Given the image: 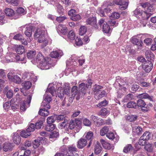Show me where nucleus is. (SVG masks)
Returning <instances> with one entry per match:
<instances>
[{"mask_svg": "<svg viewBox=\"0 0 156 156\" xmlns=\"http://www.w3.org/2000/svg\"><path fill=\"white\" fill-rule=\"evenodd\" d=\"M13 147V144L7 142H5L3 146V149L4 151L6 152L9 150H12Z\"/></svg>", "mask_w": 156, "mask_h": 156, "instance_id": "obj_11", "label": "nucleus"}, {"mask_svg": "<svg viewBox=\"0 0 156 156\" xmlns=\"http://www.w3.org/2000/svg\"><path fill=\"white\" fill-rule=\"evenodd\" d=\"M144 148L146 151L149 152H151L153 151L152 145L150 143L146 144Z\"/></svg>", "mask_w": 156, "mask_h": 156, "instance_id": "obj_52", "label": "nucleus"}, {"mask_svg": "<svg viewBox=\"0 0 156 156\" xmlns=\"http://www.w3.org/2000/svg\"><path fill=\"white\" fill-rule=\"evenodd\" d=\"M22 86L23 87V89L25 90L29 89L32 86V83L29 81H25L22 84Z\"/></svg>", "mask_w": 156, "mask_h": 156, "instance_id": "obj_23", "label": "nucleus"}, {"mask_svg": "<svg viewBox=\"0 0 156 156\" xmlns=\"http://www.w3.org/2000/svg\"><path fill=\"white\" fill-rule=\"evenodd\" d=\"M123 0H113L108 2V4L110 6H113L115 4L119 6L120 4L122 3V2Z\"/></svg>", "mask_w": 156, "mask_h": 156, "instance_id": "obj_24", "label": "nucleus"}, {"mask_svg": "<svg viewBox=\"0 0 156 156\" xmlns=\"http://www.w3.org/2000/svg\"><path fill=\"white\" fill-rule=\"evenodd\" d=\"M12 81L17 84H19L21 82L20 78L18 75H14L13 76L12 79Z\"/></svg>", "mask_w": 156, "mask_h": 156, "instance_id": "obj_46", "label": "nucleus"}, {"mask_svg": "<svg viewBox=\"0 0 156 156\" xmlns=\"http://www.w3.org/2000/svg\"><path fill=\"white\" fill-rule=\"evenodd\" d=\"M91 120H92L94 125L97 127H99L104 124L103 120L101 118L92 115L90 117Z\"/></svg>", "mask_w": 156, "mask_h": 156, "instance_id": "obj_1", "label": "nucleus"}, {"mask_svg": "<svg viewBox=\"0 0 156 156\" xmlns=\"http://www.w3.org/2000/svg\"><path fill=\"white\" fill-rule=\"evenodd\" d=\"M42 108L46 110H48L50 108V104L48 102H47L43 101L41 105Z\"/></svg>", "mask_w": 156, "mask_h": 156, "instance_id": "obj_49", "label": "nucleus"}, {"mask_svg": "<svg viewBox=\"0 0 156 156\" xmlns=\"http://www.w3.org/2000/svg\"><path fill=\"white\" fill-rule=\"evenodd\" d=\"M96 23V18L94 17H90L86 20V23L87 24L91 25L95 29H97L98 27Z\"/></svg>", "mask_w": 156, "mask_h": 156, "instance_id": "obj_7", "label": "nucleus"}, {"mask_svg": "<svg viewBox=\"0 0 156 156\" xmlns=\"http://www.w3.org/2000/svg\"><path fill=\"white\" fill-rule=\"evenodd\" d=\"M108 128L107 126L103 127L100 130V134L101 136H104L108 132Z\"/></svg>", "mask_w": 156, "mask_h": 156, "instance_id": "obj_39", "label": "nucleus"}, {"mask_svg": "<svg viewBox=\"0 0 156 156\" xmlns=\"http://www.w3.org/2000/svg\"><path fill=\"white\" fill-rule=\"evenodd\" d=\"M75 124L73 120H71L69 123V127L68 129L66 130V132L69 133L70 132L69 131V129L72 130L74 129L76 127Z\"/></svg>", "mask_w": 156, "mask_h": 156, "instance_id": "obj_27", "label": "nucleus"}, {"mask_svg": "<svg viewBox=\"0 0 156 156\" xmlns=\"http://www.w3.org/2000/svg\"><path fill=\"white\" fill-rule=\"evenodd\" d=\"M35 127L36 129H40L43 127V121L40 120L37 122L35 125Z\"/></svg>", "mask_w": 156, "mask_h": 156, "instance_id": "obj_41", "label": "nucleus"}, {"mask_svg": "<svg viewBox=\"0 0 156 156\" xmlns=\"http://www.w3.org/2000/svg\"><path fill=\"white\" fill-rule=\"evenodd\" d=\"M147 12L149 13H153L154 11V8L152 5L149 4V5L148 6L147 8V10H146Z\"/></svg>", "mask_w": 156, "mask_h": 156, "instance_id": "obj_64", "label": "nucleus"}, {"mask_svg": "<svg viewBox=\"0 0 156 156\" xmlns=\"http://www.w3.org/2000/svg\"><path fill=\"white\" fill-rule=\"evenodd\" d=\"M12 140L14 143L19 145L21 141V138L18 133H14Z\"/></svg>", "mask_w": 156, "mask_h": 156, "instance_id": "obj_16", "label": "nucleus"}, {"mask_svg": "<svg viewBox=\"0 0 156 156\" xmlns=\"http://www.w3.org/2000/svg\"><path fill=\"white\" fill-rule=\"evenodd\" d=\"M67 36L68 38L71 40H74L75 38V34L72 30H71L69 31Z\"/></svg>", "mask_w": 156, "mask_h": 156, "instance_id": "obj_47", "label": "nucleus"}, {"mask_svg": "<svg viewBox=\"0 0 156 156\" xmlns=\"http://www.w3.org/2000/svg\"><path fill=\"white\" fill-rule=\"evenodd\" d=\"M60 53L59 52L55 51H53L51 52L50 56L52 58H56L59 57Z\"/></svg>", "mask_w": 156, "mask_h": 156, "instance_id": "obj_44", "label": "nucleus"}, {"mask_svg": "<svg viewBox=\"0 0 156 156\" xmlns=\"http://www.w3.org/2000/svg\"><path fill=\"white\" fill-rule=\"evenodd\" d=\"M32 98V96L28 95L27 97V101H23L20 104V109L23 111L26 110V108L30 106L31 101Z\"/></svg>", "mask_w": 156, "mask_h": 156, "instance_id": "obj_2", "label": "nucleus"}, {"mask_svg": "<svg viewBox=\"0 0 156 156\" xmlns=\"http://www.w3.org/2000/svg\"><path fill=\"white\" fill-rule=\"evenodd\" d=\"M137 97L138 98H140L148 99L150 101H153V97L149 95L148 94L146 93L139 94L138 95Z\"/></svg>", "mask_w": 156, "mask_h": 156, "instance_id": "obj_15", "label": "nucleus"}, {"mask_svg": "<svg viewBox=\"0 0 156 156\" xmlns=\"http://www.w3.org/2000/svg\"><path fill=\"white\" fill-rule=\"evenodd\" d=\"M100 141L103 147L105 149L109 150L111 149L112 145L109 143L102 139H101Z\"/></svg>", "mask_w": 156, "mask_h": 156, "instance_id": "obj_12", "label": "nucleus"}, {"mask_svg": "<svg viewBox=\"0 0 156 156\" xmlns=\"http://www.w3.org/2000/svg\"><path fill=\"white\" fill-rule=\"evenodd\" d=\"M75 124L76 127L77 129H80L81 126V121L79 119H76L74 122Z\"/></svg>", "mask_w": 156, "mask_h": 156, "instance_id": "obj_58", "label": "nucleus"}, {"mask_svg": "<svg viewBox=\"0 0 156 156\" xmlns=\"http://www.w3.org/2000/svg\"><path fill=\"white\" fill-rule=\"evenodd\" d=\"M47 123L48 124H52L55 121V117L53 116L48 117L47 119Z\"/></svg>", "mask_w": 156, "mask_h": 156, "instance_id": "obj_60", "label": "nucleus"}, {"mask_svg": "<svg viewBox=\"0 0 156 156\" xmlns=\"http://www.w3.org/2000/svg\"><path fill=\"white\" fill-rule=\"evenodd\" d=\"M136 104L134 101L129 102L127 105V107L129 108H136Z\"/></svg>", "mask_w": 156, "mask_h": 156, "instance_id": "obj_59", "label": "nucleus"}, {"mask_svg": "<svg viewBox=\"0 0 156 156\" xmlns=\"http://www.w3.org/2000/svg\"><path fill=\"white\" fill-rule=\"evenodd\" d=\"M46 91L47 92L50 93L53 96H54L56 94L55 89L53 87H51L50 88H48Z\"/></svg>", "mask_w": 156, "mask_h": 156, "instance_id": "obj_48", "label": "nucleus"}, {"mask_svg": "<svg viewBox=\"0 0 156 156\" xmlns=\"http://www.w3.org/2000/svg\"><path fill=\"white\" fill-rule=\"evenodd\" d=\"M102 148L101 146L100 143L97 141L95 145L94 148V153L96 154H100L102 150Z\"/></svg>", "mask_w": 156, "mask_h": 156, "instance_id": "obj_18", "label": "nucleus"}, {"mask_svg": "<svg viewBox=\"0 0 156 156\" xmlns=\"http://www.w3.org/2000/svg\"><path fill=\"white\" fill-rule=\"evenodd\" d=\"M72 96L73 97H76V99L79 98V97L81 96L80 94V92L78 91L77 87L76 86H73L71 89Z\"/></svg>", "mask_w": 156, "mask_h": 156, "instance_id": "obj_9", "label": "nucleus"}, {"mask_svg": "<svg viewBox=\"0 0 156 156\" xmlns=\"http://www.w3.org/2000/svg\"><path fill=\"white\" fill-rule=\"evenodd\" d=\"M36 58L37 61L39 63L41 66L44 67L46 59L41 53L40 52L38 53Z\"/></svg>", "mask_w": 156, "mask_h": 156, "instance_id": "obj_5", "label": "nucleus"}, {"mask_svg": "<svg viewBox=\"0 0 156 156\" xmlns=\"http://www.w3.org/2000/svg\"><path fill=\"white\" fill-rule=\"evenodd\" d=\"M39 114L43 116H47L49 114V112L48 110L44 109L43 108L40 109L38 112Z\"/></svg>", "mask_w": 156, "mask_h": 156, "instance_id": "obj_32", "label": "nucleus"}, {"mask_svg": "<svg viewBox=\"0 0 156 156\" xmlns=\"http://www.w3.org/2000/svg\"><path fill=\"white\" fill-rule=\"evenodd\" d=\"M108 4V2L107 3H105L104 5L102 6V8L104 9L105 12L106 13L110 12L111 9L109 7V6H110Z\"/></svg>", "mask_w": 156, "mask_h": 156, "instance_id": "obj_45", "label": "nucleus"}, {"mask_svg": "<svg viewBox=\"0 0 156 156\" xmlns=\"http://www.w3.org/2000/svg\"><path fill=\"white\" fill-rule=\"evenodd\" d=\"M44 33L43 31L41 30V29L40 28H37L34 35V37L35 39H37L42 35L44 34Z\"/></svg>", "mask_w": 156, "mask_h": 156, "instance_id": "obj_19", "label": "nucleus"}, {"mask_svg": "<svg viewBox=\"0 0 156 156\" xmlns=\"http://www.w3.org/2000/svg\"><path fill=\"white\" fill-rule=\"evenodd\" d=\"M35 128V127L34 124L32 123H31L30 124V125L28 126V128L27 129V131H28L30 133L31 132L34 131Z\"/></svg>", "mask_w": 156, "mask_h": 156, "instance_id": "obj_63", "label": "nucleus"}, {"mask_svg": "<svg viewBox=\"0 0 156 156\" xmlns=\"http://www.w3.org/2000/svg\"><path fill=\"white\" fill-rule=\"evenodd\" d=\"M5 1L11 3L12 5L14 6H17L19 3V0H6Z\"/></svg>", "mask_w": 156, "mask_h": 156, "instance_id": "obj_54", "label": "nucleus"}, {"mask_svg": "<svg viewBox=\"0 0 156 156\" xmlns=\"http://www.w3.org/2000/svg\"><path fill=\"white\" fill-rule=\"evenodd\" d=\"M120 17L119 14L117 12H114L112 13L111 16H110V20H115L118 19Z\"/></svg>", "mask_w": 156, "mask_h": 156, "instance_id": "obj_51", "label": "nucleus"}, {"mask_svg": "<svg viewBox=\"0 0 156 156\" xmlns=\"http://www.w3.org/2000/svg\"><path fill=\"white\" fill-rule=\"evenodd\" d=\"M38 38V42L40 43H43L44 47L46 46L48 44V41L46 38L45 37L44 34L42 35V36H41Z\"/></svg>", "mask_w": 156, "mask_h": 156, "instance_id": "obj_17", "label": "nucleus"}, {"mask_svg": "<svg viewBox=\"0 0 156 156\" xmlns=\"http://www.w3.org/2000/svg\"><path fill=\"white\" fill-rule=\"evenodd\" d=\"M43 139L42 137H40L38 139L35 140L33 142V146L34 148H37L39 146V141Z\"/></svg>", "mask_w": 156, "mask_h": 156, "instance_id": "obj_38", "label": "nucleus"}, {"mask_svg": "<svg viewBox=\"0 0 156 156\" xmlns=\"http://www.w3.org/2000/svg\"><path fill=\"white\" fill-rule=\"evenodd\" d=\"M133 148V147L131 144H127L124 147L123 152L126 153H128L130 151L133 150L134 149Z\"/></svg>", "mask_w": 156, "mask_h": 156, "instance_id": "obj_28", "label": "nucleus"}, {"mask_svg": "<svg viewBox=\"0 0 156 156\" xmlns=\"http://www.w3.org/2000/svg\"><path fill=\"white\" fill-rule=\"evenodd\" d=\"M153 67V64L150 61L148 60L142 65V68L146 73L150 72Z\"/></svg>", "mask_w": 156, "mask_h": 156, "instance_id": "obj_4", "label": "nucleus"}, {"mask_svg": "<svg viewBox=\"0 0 156 156\" xmlns=\"http://www.w3.org/2000/svg\"><path fill=\"white\" fill-rule=\"evenodd\" d=\"M88 88L87 84L83 83H81L79 84V91L80 92V94H81V97L84 96L87 92V90Z\"/></svg>", "mask_w": 156, "mask_h": 156, "instance_id": "obj_6", "label": "nucleus"}, {"mask_svg": "<svg viewBox=\"0 0 156 156\" xmlns=\"http://www.w3.org/2000/svg\"><path fill=\"white\" fill-rule=\"evenodd\" d=\"M103 87L102 86L96 84L93 86L92 89V90L94 92H96V93H98L100 91V90L103 88Z\"/></svg>", "mask_w": 156, "mask_h": 156, "instance_id": "obj_29", "label": "nucleus"}, {"mask_svg": "<svg viewBox=\"0 0 156 156\" xmlns=\"http://www.w3.org/2000/svg\"><path fill=\"white\" fill-rule=\"evenodd\" d=\"M152 134L150 132L146 131L144 132L141 136V138H143L147 141L152 137Z\"/></svg>", "mask_w": 156, "mask_h": 156, "instance_id": "obj_25", "label": "nucleus"}, {"mask_svg": "<svg viewBox=\"0 0 156 156\" xmlns=\"http://www.w3.org/2000/svg\"><path fill=\"white\" fill-rule=\"evenodd\" d=\"M131 42L133 44L138 45L139 46H142L141 42L139 41V40L135 37H133L131 39Z\"/></svg>", "mask_w": 156, "mask_h": 156, "instance_id": "obj_33", "label": "nucleus"}, {"mask_svg": "<svg viewBox=\"0 0 156 156\" xmlns=\"http://www.w3.org/2000/svg\"><path fill=\"white\" fill-rule=\"evenodd\" d=\"M81 17L79 14H76L73 17H71V19L74 21H77L80 20L81 19Z\"/></svg>", "mask_w": 156, "mask_h": 156, "instance_id": "obj_62", "label": "nucleus"}, {"mask_svg": "<svg viewBox=\"0 0 156 156\" xmlns=\"http://www.w3.org/2000/svg\"><path fill=\"white\" fill-rule=\"evenodd\" d=\"M152 14V13H149L145 10L141 12L140 16H142L144 19H148Z\"/></svg>", "mask_w": 156, "mask_h": 156, "instance_id": "obj_31", "label": "nucleus"}, {"mask_svg": "<svg viewBox=\"0 0 156 156\" xmlns=\"http://www.w3.org/2000/svg\"><path fill=\"white\" fill-rule=\"evenodd\" d=\"M87 139L84 138H81L78 141L77 146L79 149H82L87 145Z\"/></svg>", "mask_w": 156, "mask_h": 156, "instance_id": "obj_8", "label": "nucleus"}, {"mask_svg": "<svg viewBox=\"0 0 156 156\" xmlns=\"http://www.w3.org/2000/svg\"><path fill=\"white\" fill-rule=\"evenodd\" d=\"M57 6L58 13L61 15H63L64 9L62 6L59 4H58Z\"/></svg>", "mask_w": 156, "mask_h": 156, "instance_id": "obj_57", "label": "nucleus"}, {"mask_svg": "<svg viewBox=\"0 0 156 156\" xmlns=\"http://www.w3.org/2000/svg\"><path fill=\"white\" fill-rule=\"evenodd\" d=\"M57 30L58 32L63 35H65L67 33V29L65 25L60 24L58 25L57 27Z\"/></svg>", "mask_w": 156, "mask_h": 156, "instance_id": "obj_10", "label": "nucleus"}, {"mask_svg": "<svg viewBox=\"0 0 156 156\" xmlns=\"http://www.w3.org/2000/svg\"><path fill=\"white\" fill-rule=\"evenodd\" d=\"M63 88L64 94L68 95L70 93V87L67 85H65Z\"/></svg>", "mask_w": 156, "mask_h": 156, "instance_id": "obj_56", "label": "nucleus"}, {"mask_svg": "<svg viewBox=\"0 0 156 156\" xmlns=\"http://www.w3.org/2000/svg\"><path fill=\"white\" fill-rule=\"evenodd\" d=\"M25 34L28 37H30L32 34V28L30 26L26 28V30L25 31Z\"/></svg>", "mask_w": 156, "mask_h": 156, "instance_id": "obj_26", "label": "nucleus"}, {"mask_svg": "<svg viewBox=\"0 0 156 156\" xmlns=\"http://www.w3.org/2000/svg\"><path fill=\"white\" fill-rule=\"evenodd\" d=\"M93 133L92 132L89 131L87 133L85 136L86 139L87 140H90L87 146L88 147H89L91 145L92 143V140L93 138Z\"/></svg>", "mask_w": 156, "mask_h": 156, "instance_id": "obj_13", "label": "nucleus"}, {"mask_svg": "<svg viewBox=\"0 0 156 156\" xmlns=\"http://www.w3.org/2000/svg\"><path fill=\"white\" fill-rule=\"evenodd\" d=\"M143 150L140 147H135V149L133 150V154H135L136 153L137 151H139L140 153L137 154L136 156H144L145 153L143 152Z\"/></svg>", "mask_w": 156, "mask_h": 156, "instance_id": "obj_14", "label": "nucleus"}, {"mask_svg": "<svg viewBox=\"0 0 156 156\" xmlns=\"http://www.w3.org/2000/svg\"><path fill=\"white\" fill-rule=\"evenodd\" d=\"M15 50L17 54H21L24 51V48L22 45H17L15 46Z\"/></svg>", "mask_w": 156, "mask_h": 156, "instance_id": "obj_21", "label": "nucleus"}, {"mask_svg": "<svg viewBox=\"0 0 156 156\" xmlns=\"http://www.w3.org/2000/svg\"><path fill=\"white\" fill-rule=\"evenodd\" d=\"M36 53V51H30L28 52L27 54V57L29 59H31L35 56Z\"/></svg>", "mask_w": 156, "mask_h": 156, "instance_id": "obj_36", "label": "nucleus"}, {"mask_svg": "<svg viewBox=\"0 0 156 156\" xmlns=\"http://www.w3.org/2000/svg\"><path fill=\"white\" fill-rule=\"evenodd\" d=\"M87 31V28L85 26H81L79 29V34L82 36L85 34Z\"/></svg>", "mask_w": 156, "mask_h": 156, "instance_id": "obj_40", "label": "nucleus"}, {"mask_svg": "<svg viewBox=\"0 0 156 156\" xmlns=\"http://www.w3.org/2000/svg\"><path fill=\"white\" fill-rule=\"evenodd\" d=\"M137 104L141 108L142 111L144 112H146L150 110L148 105H146L145 101L141 99L138 100Z\"/></svg>", "mask_w": 156, "mask_h": 156, "instance_id": "obj_3", "label": "nucleus"}, {"mask_svg": "<svg viewBox=\"0 0 156 156\" xmlns=\"http://www.w3.org/2000/svg\"><path fill=\"white\" fill-rule=\"evenodd\" d=\"M137 118V115L130 114L127 115L126 119L129 122H133L135 121Z\"/></svg>", "mask_w": 156, "mask_h": 156, "instance_id": "obj_34", "label": "nucleus"}, {"mask_svg": "<svg viewBox=\"0 0 156 156\" xmlns=\"http://www.w3.org/2000/svg\"><path fill=\"white\" fill-rule=\"evenodd\" d=\"M20 135L22 137L26 138L30 135V133L28 131H27V129L25 130L21 131Z\"/></svg>", "mask_w": 156, "mask_h": 156, "instance_id": "obj_42", "label": "nucleus"}, {"mask_svg": "<svg viewBox=\"0 0 156 156\" xmlns=\"http://www.w3.org/2000/svg\"><path fill=\"white\" fill-rule=\"evenodd\" d=\"M122 3L119 6L120 9L123 10L127 8L129 4L128 0H123Z\"/></svg>", "mask_w": 156, "mask_h": 156, "instance_id": "obj_20", "label": "nucleus"}, {"mask_svg": "<svg viewBox=\"0 0 156 156\" xmlns=\"http://www.w3.org/2000/svg\"><path fill=\"white\" fill-rule=\"evenodd\" d=\"M59 135L58 132L54 131L50 133L49 137L51 138H57Z\"/></svg>", "mask_w": 156, "mask_h": 156, "instance_id": "obj_53", "label": "nucleus"}, {"mask_svg": "<svg viewBox=\"0 0 156 156\" xmlns=\"http://www.w3.org/2000/svg\"><path fill=\"white\" fill-rule=\"evenodd\" d=\"M147 141V140H146L143 138H141V136L139 140H138V143L139 145L143 146L145 145Z\"/></svg>", "mask_w": 156, "mask_h": 156, "instance_id": "obj_61", "label": "nucleus"}, {"mask_svg": "<svg viewBox=\"0 0 156 156\" xmlns=\"http://www.w3.org/2000/svg\"><path fill=\"white\" fill-rule=\"evenodd\" d=\"M57 95L60 98H63L64 93L62 87H59L57 90Z\"/></svg>", "mask_w": 156, "mask_h": 156, "instance_id": "obj_30", "label": "nucleus"}, {"mask_svg": "<svg viewBox=\"0 0 156 156\" xmlns=\"http://www.w3.org/2000/svg\"><path fill=\"white\" fill-rule=\"evenodd\" d=\"M4 12L6 15L9 17H12L15 14L14 11L10 8H6L5 9Z\"/></svg>", "mask_w": 156, "mask_h": 156, "instance_id": "obj_22", "label": "nucleus"}, {"mask_svg": "<svg viewBox=\"0 0 156 156\" xmlns=\"http://www.w3.org/2000/svg\"><path fill=\"white\" fill-rule=\"evenodd\" d=\"M106 93V91L105 90H103L101 92L100 94H98V93H96L95 96L97 99L99 100L104 97Z\"/></svg>", "mask_w": 156, "mask_h": 156, "instance_id": "obj_37", "label": "nucleus"}, {"mask_svg": "<svg viewBox=\"0 0 156 156\" xmlns=\"http://www.w3.org/2000/svg\"><path fill=\"white\" fill-rule=\"evenodd\" d=\"M77 151V149L76 147L73 145H71L69 146L68 151H67V152H68L69 154H71Z\"/></svg>", "mask_w": 156, "mask_h": 156, "instance_id": "obj_50", "label": "nucleus"}, {"mask_svg": "<svg viewBox=\"0 0 156 156\" xmlns=\"http://www.w3.org/2000/svg\"><path fill=\"white\" fill-rule=\"evenodd\" d=\"M103 31L106 34H108L111 31L109 26L107 23L103 24L102 27Z\"/></svg>", "mask_w": 156, "mask_h": 156, "instance_id": "obj_35", "label": "nucleus"}, {"mask_svg": "<svg viewBox=\"0 0 156 156\" xmlns=\"http://www.w3.org/2000/svg\"><path fill=\"white\" fill-rule=\"evenodd\" d=\"M55 128L54 124H50L47 125L45 127V129L48 131H53Z\"/></svg>", "mask_w": 156, "mask_h": 156, "instance_id": "obj_43", "label": "nucleus"}, {"mask_svg": "<svg viewBox=\"0 0 156 156\" xmlns=\"http://www.w3.org/2000/svg\"><path fill=\"white\" fill-rule=\"evenodd\" d=\"M83 122L84 125L86 126H90L91 125V122L87 118L83 119Z\"/></svg>", "mask_w": 156, "mask_h": 156, "instance_id": "obj_55", "label": "nucleus"}]
</instances>
